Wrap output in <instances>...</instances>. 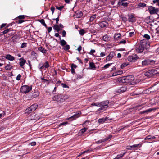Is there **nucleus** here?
I'll list each match as a JSON object with an SVG mask.
<instances>
[{
  "mask_svg": "<svg viewBox=\"0 0 159 159\" xmlns=\"http://www.w3.org/2000/svg\"><path fill=\"white\" fill-rule=\"evenodd\" d=\"M138 58V57L136 55L133 54L128 56L127 59L129 61L133 62H135Z\"/></svg>",
  "mask_w": 159,
  "mask_h": 159,
  "instance_id": "nucleus-6",
  "label": "nucleus"
},
{
  "mask_svg": "<svg viewBox=\"0 0 159 159\" xmlns=\"http://www.w3.org/2000/svg\"><path fill=\"white\" fill-rule=\"evenodd\" d=\"M105 141H104V140L103 139H102V140H99V141H98L97 142H96V143L97 144H99L103 142H105Z\"/></svg>",
  "mask_w": 159,
  "mask_h": 159,
  "instance_id": "nucleus-50",
  "label": "nucleus"
},
{
  "mask_svg": "<svg viewBox=\"0 0 159 159\" xmlns=\"http://www.w3.org/2000/svg\"><path fill=\"white\" fill-rule=\"evenodd\" d=\"M155 61L152 60H145L142 61V65L144 66L150 64L152 63H154Z\"/></svg>",
  "mask_w": 159,
  "mask_h": 159,
  "instance_id": "nucleus-9",
  "label": "nucleus"
},
{
  "mask_svg": "<svg viewBox=\"0 0 159 159\" xmlns=\"http://www.w3.org/2000/svg\"><path fill=\"white\" fill-rule=\"evenodd\" d=\"M111 64H107L105 65L104 66V68H108L111 65Z\"/></svg>",
  "mask_w": 159,
  "mask_h": 159,
  "instance_id": "nucleus-59",
  "label": "nucleus"
},
{
  "mask_svg": "<svg viewBox=\"0 0 159 159\" xmlns=\"http://www.w3.org/2000/svg\"><path fill=\"white\" fill-rule=\"evenodd\" d=\"M102 39L105 41H108L110 40V38L107 34H105L103 36Z\"/></svg>",
  "mask_w": 159,
  "mask_h": 159,
  "instance_id": "nucleus-23",
  "label": "nucleus"
},
{
  "mask_svg": "<svg viewBox=\"0 0 159 159\" xmlns=\"http://www.w3.org/2000/svg\"><path fill=\"white\" fill-rule=\"evenodd\" d=\"M112 137V136L111 135H108V136L106 138H105V139H104V141L105 142L106 141L108 140L109 139H111Z\"/></svg>",
  "mask_w": 159,
  "mask_h": 159,
  "instance_id": "nucleus-40",
  "label": "nucleus"
},
{
  "mask_svg": "<svg viewBox=\"0 0 159 159\" xmlns=\"http://www.w3.org/2000/svg\"><path fill=\"white\" fill-rule=\"evenodd\" d=\"M125 154V153H124L123 154H120L118 155H117L115 158H113V159H119L122 157Z\"/></svg>",
  "mask_w": 159,
  "mask_h": 159,
  "instance_id": "nucleus-24",
  "label": "nucleus"
},
{
  "mask_svg": "<svg viewBox=\"0 0 159 159\" xmlns=\"http://www.w3.org/2000/svg\"><path fill=\"white\" fill-rule=\"evenodd\" d=\"M60 14H59L57 18H55L56 19V23L57 24L58 23V21L59 20V16Z\"/></svg>",
  "mask_w": 159,
  "mask_h": 159,
  "instance_id": "nucleus-61",
  "label": "nucleus"
},
{
  "mask_svg": "<svg viewBox=\"0 0 159 159\" xmlns=\"http://www.w3.org/2000/svg\"><path fill=\"white\" fill-rule=\"evenodd\" d=\"M129 3L127 2L123 3L122 2L121 3V5L124 6V7H127L128 6Z\"/></svg>",
  "mask_w": 159,
  "mask_h": 159,
  "instance_id": "nucleus-53",
  "label": "nucleus"
},
{
  "mask_svg": "<svg viewBox=\"0 0 159 159\" xmlns=\"http://www.w3.org/2000/svg\"><path fill=\"white\" fill-rule=\"evenodd\" d=\"M115 56V53L113 52H111L109 54L107 57L106 61L107 62L111 60Z\"/></svg>",
  "mask_w": 159,
  "mask_h": 159,
  "instance_id": "nucleus-10",
  "label": "nucleus"
},
{
  "mask_svg": "<svg viewBox=\"0 0 159 159\" xmlns=\"http://www.w3.org/2000/svg\"><path fill=\"white\" fill-rule=\"evenodd\" d=\"M134 14H129L128 15V20L130 22H134L136 21V19L134 16Z\"/></svg>",
  "mask_w": 159,
  "mask_h": 159,
  "instance_id": "nucleus-11",
  "label": "nucleus"
},
{
  "mask_svg": "<svg viewBox=\"0 0 159 159\" xmlns=\"http://www.w3.org/2000/svg\"><path fill=\"white\" fill-rule=\"evenodd\" d=\"M92 105H93V106H98V107H100V103H93L92 104Z\"/></svg>",
  "mask_w": 159,
  "mask_h": 159,
  "instance_id": "nucleus-41",
  "label": "nucleus"
},
{
  "mask_svg": "<svg viewBox=\"0 0 159 159\" xmlns=\"http://www.w3.org/2000/svg\"><path fill=\"white\" fill-rule=\"evenodd\" d=\"M70 48V46L69 45H66L63 48V49L65 50H67Z\"/></svg>",
  "mask_w": 159,
  "mask_h": 159,
  "instance_id": "nucleus-39",
  "label": "nucleus"
},
{
  "mask_svg": "<svg viewBox=\"0 0 159 159\" xmlns=\"http://www.w3.org/2000/svg\"><path fill=\"white\" fill-rule=\"evenodd\" d=\"M155 138L156 137L154 136L148 135L144 138V140H152Z\"/></svg>",
  "mask_w": 159,
  "mask_h": 159,
  "instance_id": "nucleus-21",
  "label": "nucleus"
},
{
  "mask_svg": "<svg viewBox=\"0 0 159 159\" xmlns=\"http://www.w3.org/2000/svg\"><path fill=\"white\" fill-rule=\"evenodd\" d=\"M149 12L150 14H155L157 10V8H156L155 7L152 6H149L148 7Z\"/></svg>",
  "mask_w": 159,
  "mask_h": 159,
  "instance_id": "nucleus-7",
  "label": "nucleus"
},
{
  "mask_svg": "<svg viewBox=\"0 0 159 159\" xmlns=\"http://www.w3.org/2000/svg\"><path fill=\"white\" fill-rule=\"evenodd\" d=\"M38 50L43 53H45L46 52V50L43 47L40 46L38 48Z\"/></svg>",
  "mask_w": 159,
  "mask_h": 159,
  "instance_id": "nucleus-22",
  "label": "nucleus"
},
{
  "mask_svg": "<svg viewBox=\"0 0 159 159\" xmlns=\"http://www.w3.org/2000/svg\"><path fill=\"white\" fill-rule=\"evenodd\" d=\"M122 73V71H120V72H117L116 73H113L112 74V76H116V75H120Z\"/></svg>",
  "mask_w": 159,
  "mask_h": 159,
  "instance_id": "nucleus-37",
  "label": "nucleus"
},
{
  "mask_svg": "<svg viewBox=\"0 0 159 159\" xmlns=\"http://www.w3.org/2000/svg\"><path fill=\"white\" fill-rule=\"evenodd\" d=\"M51 10L52 12V14L53 15L55 10V8L54 7H52L51 8Z\"/></svg>",
  "mask_w": 159,
  "mask_h": 159,
  "instance_id": "nucleus-63",
  "label": "nucleus"
},
{
  "mask_svg": "<svg viewBox=\"0 0 159 159\" xmlns=\"http://www.w3.org/2000/svg\"><path fill=\"white\" fill-rule=\"evenodd\" d=\"M79 33L80 35L83 36L86 33V31L83 29H81Z\"/></svg>",
  "mask_w": 159,
  "mask_h": 159,
  "instance_id": "nucleus-33",
  "label": "nucleus"
},
{
  "mask_svg": "<svg viewBox=\"0 0 159 159\" xmlns=\"http://www.w3.org/2000/svg\"><path fill=\"white\" fill-rule=\"evenodd\" d=\"M121 35L120 34L116 33L114 35V39L115 40H118L120 38H121Z\"/></svg>",
  "mask_w": 159,
  "mask_h": 159,
  "instance_id": "nucleus-20",
  "label": "nucleus"
},
{
  "mask_svg": "<svg viewBox=\"0 0 159 159\" xmlns=\"http://www.w3.org/2000/svg\"><path fill=\"white\" fill-rule=\"evenodd\" d=\"M141 146V144H135L134 145H132V148H138V147H140Z\"/></svg>",
  "mask_w": 159,
  "mask_h": 159,
  "instance_id": "nucleus-47",
  "label": "nucleus"
},
{
  "mask_svg": "<svg viewBox=\"0 0 159 159\" xmlns=\"http://www.w3.org/2000/svg\"><path fill=\"white\" fill-rule=\"evenodd\" d=\"M39 22L46 28H47L48 27L47 25L45 24L44 20L43 19H42L39 20Z\"/></svg>",
  "mask_w": 159,
  "mask_h": 159,
  "instance_id": "nucleus-28",
  "label": "nucleus"
},
{
  "mask_svg": "<svg viewBox=\"0 0 159 159\" xmlns=\"http://www.w3.org/2000/svg\"><path fill=\"white\" fill-rule=\"evenodd\" d=\"M10 31V29H7L4 30L3 32V34H6L8 32H9Z\"/></svg>",
  "mask_w": 159,
  "mask_h": 159,
  "instance_id": "nucleus-44",
  "label": "nucleus"
},
{
  "mask_svg": "<svg viewBox=\"0 0 159 159\" xmlns=\"http://www.w3.org/2000/svg\"><path fill=\"white\" fill-rule=\"evenodd\" d=\"M21 75L20 74H18L16 77V80H20Z\"/></svg>",
  "mask_w": 159,
  "mask_h": 159,
  "instance_id": "nucleus-51",
  "label": "nucleus"
},
{
  "mask_svg": "<svg viewBox=\"0 0 159 159\" xmlns=\"http://www.w3.org/2000/svg\"><path fill=\"white\" fill-rule=\"evenodd\" d=\"M6 58L8 60L13 61L14 60V57L11 55L8 54L6 56Z\"/></svg>",
  "mask_w": 159,
  "mask_h": 159,
  "instance_id": "nucleus-18",
  "label": "nucleus"
},
{
  "mask_svg": "<svg viewBox=\"0 0 159 159\" xmlns=\"http://www.w3.org/2000/svg\"><path fill=\"white\" fill-rule=\"evenodd\" d=\"M12 66L11 65H8L6 66L5 68L6 70H9L12 68Z\"/></svg>",
  "mask_w": 159,
  "mask_h": 159,
  "instance_id": "nucleus-30",
  "label": "nucleus"
},
{
  "mask_svg": "<svg viewBox=\"0 0 159 159\" xmlns=\"http://www.w3.org/2000/svg\"><path fill=\"white\" fill-rule=\"evenodd\" d=\"M87 129H88L87 128H84L81 129L80 130V131L82 133H83L85 132Z\"/></svg>",
  "mask_w": 159,
  "mask_h": 159,
  "instance_id": "nucleus-48",
  "label": "nucleus"
},
{
  "mask_svg": "<svg viewBox=\"0 0 159 159\" xmlns=\"http://www.w3.org/2000/svg\"><path fill=\"white\" fill-rule=\"evenodd\" d=\"M127 87H126V86H122L120 87V88L118 89L117 90L116 92L120 93H121L127 90Z\"/></svg>",
  "mask_w": 159,
  "mask_h": 159,
  "instance_id": "nucleus-12",
  "label": "nucleus"
},
{
  "mask_svg": "<svg viewBox=\"0 0 159 159\" xmlns=\"http://www.w3.org/2000/svg\"><path fill=\"white\" fill-rule=\"evenodd\" d=\"M43 64L44 68H48L49 67V65L48 61L45 62L44 64Z\"/></svg>",
  "mask_w": 159,
  "mask_h": 159,
  "instance_id": "nucleus-32",
  "label": "nucleus"
},
{
  "mask_svg": "<svg viewBox=\"0 0 159 159\" xmlns=\"http://www.w3.org/2000/svg\"><path fill=\"white\" fill-rule=\"evenodd\" d=\"M143 37L144 38H146L148 40L150 39V36L147 34H145L143 36Z\"/></svg>",
  "mask_w": 159,
  "mask_h": 159,
  "instance_id": "nucleus-45",
  "label": "nucleus"
},
{
  "mask_svg": "<svg viewBox=\"0 0 159 159\" xmlns=\"http://www.w3.org/2000/svg\"><path fill=\"white\" fill-rule=\"evenodd\" d=\"M99 24L100 27L104 28L108 25V23L107 22L103 21L101 22Z\"/></svg>",
  "mask_w": 159,
  "mask_h": 159,
  "instance_id": "nucleus-17",
  "label": "nucleus"
},
{
  "mask_svg": "<svg viewBox=\"0 0 159 159\" xmlns=\"http://www.w3.org/2000/svg\"><path fill=\"white\" fill-rule=\"evenodd\" d=\"M81 112H77L73 116L69 118H73L74 119H76L80 117V115H81Z\"/></svg>",
  "mask_w": 159,
  "mask_h": 159,
  "instance_id": "nucleus-16",
  "label": "nucleus"
},
{
  "mask_svg": "<svg viewBox=\"0 0 159 159\" xmlns=\"http://www.w3.org/2000/svg\"><path fill=\"white\" fill-rule=\"evenodd\" d=\"M145 75L148 78L152 76L150 70L146 72L145 73Z\"/></svg>",
  "mask_w": 159,
  "mask_h": 159,
  "instance_id": "nucleus-25",
  "label": "nucleus"
},
{
  "mask_svg": "<svg viewBox=\"0 0 159 159\" xmlns=\"http://www.w3.org/2000/svg\"><path fill=\"white\" fill-rule=\"evenodd\" d=\"M132 146H127L126 149L128 150H131L133 148Z\"/></svg>",
  "mask_w": 159,
  "mask_h": 159,
  "instance_id": "nucleus-56",
  "label": "nucleus"
},
{
  "mask_svg": "<svg viewBox=\"0 0 159 159\" xmlns=\"http://www.w3.org/2000/svg\"><path fill=\"white\" fill-rule=\"evenodd\" d=\"M29 144H30L32 146H34L36 144V143L35 142H33L30 143Z\"/></svg>",
  "mask_w": 159,
  "mask_h": 159,
  "instance_id": "nucleus-60",
  "label": "nucleus"
},
{
  "mask_svg": "<svg viewBox=\"0 0 159 159\" xmlns=\"http://www.w3.org/2000/svg\"><path fill=\"white\" fill-rule=\"evenodd\" d=\"M109 103V102L108 101L100 102V107H101L96 111V112L99 113H100V112H99V111H105L108 107V105Z\"/></svg>",
  "mask_w": 159,
  "mask_h": 159,
  "instance_id": "nucleus-3",
  "label": "nucleus"
},
{
  "mask_svg": "<svg viewBox=\"0 0 159 159\" xmlns=\"http://www.w3.org/2000/svg\"><path fill=\"white\" fill-rule=\"evenodd\" d=\"M30 117L31 118V120H36L39 118V116L35 113H33L31 114L30 115Z\"/></svg>",
  "mask_w": 159,
  "mask_h": 159,
  "instance_id": "nucleus-14",
  "label": "nucleus"
},
{
  "mask_svg": "<svg viewBox=\"0 0 159 159\" xmlns=\"http://www.w3.org/2000/svg\"><path fill=\"white\" fill-rule=\"evenodd\" d=\"M96 17V14H94L91 16L89 19V20L90 21L92 22L93 21Z\"/></svg>",
  "mask_w": 159,
  "mask_h": 159,
  "instance_id": "nucleus-31",
  "label": "nucleus"
},
{
  "mask_svg": "<svg viewBox=\"0 0 159 159\" xmlns=\"http://www.w3.org/2000/svg\"><path fill=\"white\" fill-rule=\"evenodd\" d=\"M128 65V64L126 63H123L121 65V67L122 69H123L124 67H126Z\"/></svg>",
  "mask_w": 159,
  "mask_h": 159,
  "instance_id": "nucleus-43",
  "label": "nucleus"
},
{
  "mask_svg": "<svg viewBox=\"0 0 159 159\" xmlns=\"http://www.w3.org/2000/svg\"><path fill=\"white\" fill-rule=\"evenodd\" d=\"M26 43H23L21 45V48H22L26 47Z\"/></svg>",
  "mask_w": 159,
  "mask_h": 159,
  "instance_id": "nucleus-52",
  "label": "nucleus"
},
{
  "mask_svg": "<svg viewBox=\"0 0 159 159\" xmlns=\"http://www.w3.org/2000/svg\"><path fill=\"white\" fill-rule=\"evenodd\" d=\"M91 151V150L90 149H89L86 151H84L83 152L81 153V154H83L85 153H88L89 152H90Z\"/></svg>",
  "mask_w": 159,
  "mask_h": 159,
  "instance_id": "nucleus-57",
  "label": "nucleus"
},
{
  "mask_svg": "<svg viewBox=\"0 0 159 159\" xmlns=\"http://www.w3.org/2000/svg\"><path fill=\"white\" fill-rule=\"evenodd\" d=\"M144 49V47L142 44L137 46L136 48V51L138 53H140L143 52Z\"/></svg>",
  "mask_w": 159,
  "mask_h": 159,
  "instance_id": "nucleus-8",
  "label": "nucleus"
},
{
  "mask_svg": "<svg viewBox=\"0 0 159 159\" xmlns=\"http://www.w3.org/2000/svg\"><path fill=\"white\" fill-rule=\"evenodd\" d=\"M95 52V51L94 50L92 49L89 52V54L91 55H93V53Z\"/></svg>",
  "mask_w": 159,
  "mask_h": 159,
  "instance_id": "nucleus-58",
  "label": "nucleus"
},
{
  "mask_svg": "<svg viewBox=\"0 0 159 159\" xmlns=\"http://www.w3.org/2000/svg\"><path fill=\"white\" fill-rule=\"evenodd\" d=\"M108 118L107 117L103 118H102L99 119L98 120V122L100 124H102L107 120Z\"/></svg>",
  "mask_w": 159,
  "mask_h": 159,
  "instance_id": "nucleus-19",
  "label": "nucleus"
},
{
  "mask_svg": "<svg viewBox=\"0 0 159 159\" xmlns=\"http://www.w3.org/2000/svg\"><path fill=\"white\" fill-rule=\"evenodd\" d=\"M19 60L21 61L19 62V65L22 68H23V66L26 62V60L23 58L19 59Z\"/></svg>",
  "mask_w": 159,
  "mask_h": 159,
  "instance_id": "nucleus-15",
  "label": "nucleus"
},
{
  "mask_svg": "<svg viewBox=\"0 0 159 159\" xmlns=\"http://www.w3.org/2000/svg\"><path fill=\"white\" fill-rule=\"evenodd\" d=\"M39 93L38 91L35 92L33 95V96L34 98L36 97L39 95Z\"/></svg>",
  "mask_w": 159,
  "mask_h": 159,
  "instance_id": "nucleus-38",
  "label": "nucleus"
},
{
  "mask_svg": "<svg viewBox=\"0 0 159 159\" xmlns=\"http://www.w3.org/2000/svg\"><path fill=\"white\" fill-rule=\"evenodd\" d=\"M53 29L56 30L57 32H58L60 30L59 28V26L57 25H56L53 27Z\"/></svg>",
  "mask_w": 159,
  "mask_h": 159,
  "instance_id": "nucleus-26",
  "label": "nucleus"
},
{
  "mask_svg": "<svg viewBox=\"0 0 159 159\" xmlns=\"http://www.w3.org/2000/svg\"><path fill=\"white\" fill-rule=\"evenodd\" d=\"M152 2L154 4H156V6L159 7V0H153Z\"/></svg>",
  "mask_w": 159,
  "mask_h": 159,
  "instance_id": "nucleus-36",
  "label": "nucleus"
},
{
  "mask_svg": "<svg viewBox=\"0 0 159 159\" xmlns=\"http://www.w3.org/2000/svg\"><path fill=\"white\" fill-rule=\"evenodd\" d=\"M60 44L61 45L63 46L66 44V42L65 40L62 39L61 40Z\"/></svg>",
  "mask_w": 159,
  "mask_h": 159,
  "instance_id": "nucleus-34",
  "label": "nucleus"
},
{
  "mask_svg": "<svg viewBox=\"0 0 159 159\" xmlns=\"http://www.w3.org/2000/svg\"><path fill=\"white\" fill-rule=\"evenodd\" d=\"M90 67L91 69H93L95 68V65L94 64L93 62H90L89 63Z\"/></svg>",
  "mask_w": 159,
  "mask_h": 159,
  "instance_id": "nucleus-35",
  "label": "nucleus"
},
{
  "mask_svg": "<svg viewBox=\"0 0 159 159\" xmlns=\"http://www.w3.org/2000/svg\"><path fill=\"white\" fill-rule=\"evenodd\" d=\"M63 7H64L63 6H61L59 7H58L57 6H56V8L59 10H60V11H61Z\"/></svg>",
  "mask_w": 159,
  "mask_h": 159,
  "instance_id": "nucleus-46",
  "label": "nucleus"
},
{
  "mask_svg": "<svg viewBox=\"0 0 159 159\" xmlns=\"http://www.w3.org/2000/svg\"><path fill=\"white\" fill-rule=\"evenodd\" d=\"M69 98L68 95L65 94H58L54 95L52 99L58 102L62 103L65 101Z\"/></svg>",
  "mask_w": 159,
  "mask_h": 159,
  "instance_id": "nucleus-2",
  "label": "nucleus"
},
{
  "mask_svg": "<svg viewBox=\"0 0 159 159\" xmlns=\"http://www.w3.org/2000/svg\"><path fill=\"white\" fill-rule=\"evenodd\" d=\"M32 90V87H29L27 85H25L21 87L20 91L22 93H26Z\"/></svg>",
  "mask_w": 159,
  "mask_h": 159,
  "instance_id": "nucleus-5",
  "label": "nucleus"
},
{
  "mask_svg": "<svg viewBox=\"0 0 159 159\" xmlns=\"http://www.w3.org/2000/svg\"><path fill=\"white\" fill-rule=\"evenodd\" d=\"M134 80V77L133 76L129 75L120 78L119 81L121 83L126 84L134 85L136 83Z\"/></svg>",
  "mask_w": 159,
  "mask_h": 159,
  "instance_id": "nucleus-1",
  "label": "nucleus"
},
{
  "mask_svg": "<svg viewBox=\"0 0 159 159\" xmlns=\"http://www.w3.org/2000/svg\"><path fill=\"white\" fill-rule=\"evenodd\" d=\"M18 18L20 19H23L25 18V17L24 15H20L18 17Z\"/></svg>",
  "mask_w": 159,
  "mask_h": 159,
  "instance_id": "nucleus-62",
  "label": "nucleus"
},
{
  "mask_svg": "<svg viewBox=\"0 0 159 159\" xmlns=\"http://www.w3.org/2000/svg\"><path fill=\"white\" fill-rule=\"evenodd\" d=\"M138 6L140 7H144L146 6V4L144 3H140L139 4Z\"/></svg>",
  "mask_w": 159,
  "mask_h": 159,
  "instance_id": "nucleus-42",
  "label": "nucleus"
},
{
  "mask_svg": "<svg viewBox=\"0 0 159 159\" xmlns=\"http://www.w3.org/2000/svg\"><path fill=\"white\" fill-rule=\"evenodd\" d=\"M77 66L75 65V64H72L71 65V68L72 69V68H73L74 69V68H75L77 67Z\"/></svg>",
  "mask_w": 159,
  "mask_h": 159,
  "instance_id": "nucleus-55",
  "label": "nucleus"
},
{
  "mask_svg": "<svg viewBox=\"0 0 159 159\" xmlns=\"http://www.w3.org/2000/svg\"><path fill=\"white\" fill-rule=\"evenodd\" d=\"M152 110V109L151 108L149 109L146 110L144 111H142L141 112V114H143L145 113H147L151 111Z\"/></svg>",
  "mask_w": 159,
  "mask_h": 159,
  "instance_id": "nucleus-29",
  "label": "nucleus"
},
{
  "mask_svg": "<svg viewBox=\"0 0 159 159\" xmlns=\"http://www.w3.org/2000/svg\"><path fill=\"white\" fill-rule=\"evenodd\" d=\"M119 43L120 44H125L126 43V40H123L120 41Z\"/></svg>",
  "mask_w": 159,
  "mask_h": 159,
  "instance_id": "nucleus-49",
  "label": "nucleus"
},
{
  "mask_svg": "<svg viewBox=\"0 0 159 159\" xmlns=\"http://www.w3.org/2000/svg\"><path fill=\"white\" fill-rule=\"evenodd\" d=\"M38 107V105L34 104L32 105L30 107L27 108L25 111L26 114H29L31 112L34 111Z\"/></svg>",
  "mask_w": 159,
  "mask_h": 159,
  "instance_id": "nucleus-4",
  "label": "nucleus"
},
{
  "mask_svg": "<svg viewBox=\"0 0 159 159\" xmlns=\"http://www.w3.org/2000/svg\"><path fill=\"white\" fill-rule=\"evenodd\" d=\"M83 13L80 11H77L75 13V16L76 18H80L82 16Z\"/></svg>",
  "mask_w": 159,
  "mask_h": 159,
  "instance_id": "nucleus-13",
  "label": "nucleus"
},
{
  "mask_svg": "<svg viewBox=\"0 0 159 159\" xmlns=\"http://www.w3.org/2000/svg\"><path fill=\"white\" fill-rule=\"evenodd\" d=\"M68 123V122H63V123H60L59 125V126H61L63 125H66Z\"/></svg>",
  "mask_w": 159,
  "mask_h": 159,
  "instance_id": "nucleus-54",
  "label": "nucleus"
},
{
  "mask_svg": "<svg viewBox=\"0 0 159 159\" xmlns=\"http://www.w3.org/2000/svg\"><path fill=\"white\" fill-rule=\"evenodd\" d=\"M61 85L63 88H68V86L65 84H61Z\"/></svg>",
  "mask_w": 159,
  "mask_h": 159,
  "instance_id": "nucleus-64",
  "label": "nucleus"
},
{
  "mask_svg": "<svg viewBox=\"0 0 159 159\" xmlns=\"http://www.w3.org/2000/svg\"><path fill=\"white\" fill-rule=\"evenodd\" d=\"M150 70V73H151V74H152V76L154 75L155 74H156L157 73V71L154 69Z\"/></svg>",
  "mask_w": 159,
  "mask_h": 159,
  "instance_id": "nucleus-27",
  "label": "nucleus"
}]
</instances>
